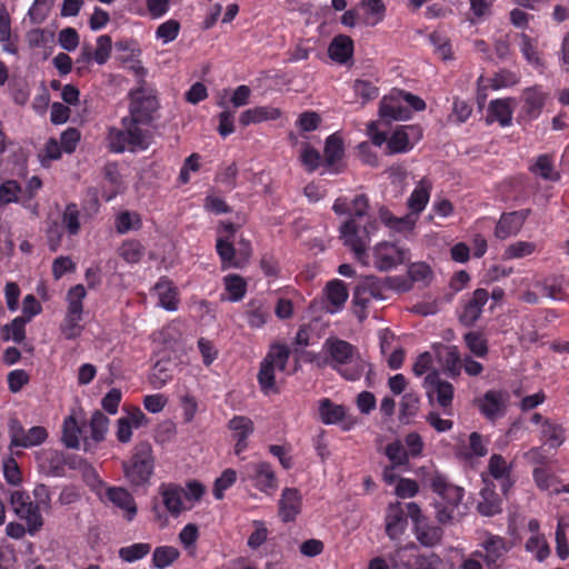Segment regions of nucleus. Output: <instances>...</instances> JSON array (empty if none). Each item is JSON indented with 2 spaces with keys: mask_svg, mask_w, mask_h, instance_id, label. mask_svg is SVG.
Wrapping results in <instances>:
<instances>
[{
  "mask_svg": "<svg viewBox=\"0 0 569 569\" xmlns=\"http://www.w3.org/2000/svg\"><path fill=\"white\" fill-rule=\"evenodd\" d=\"M327 363L347 380H358L365 373L368 363L357 348L348 341L329 338L323 343Z\"/></svg>",
  "mask_w": 569,
  "mask_h": 569,
  "instance_id": "nucleus-1",
  "label": "nucleus"
},
{
  "mask_svg": "<svg viewBox=\"0 0 569 569\" xmlns=\"http://www.w3.org/2000/svg\"><path fill=\"white\" fill-rule=\"evenodd\" d=\"M378 231V223L375 219H368L363 224L356 218H349L340 227V238L346 247L355 254V258L362 264H368V246L371 237Z\"/></svg>",
  "mask_w": 569,
  "mask_h": 569,
  "instance_id": "nucleus-2",
  "label": "nucleus"
},
{
  "mask_svg": "<svg viewBox=\"0 0 569 569\" xmlns=\"http://www.w3.org/2000/svg\"><path fill=\"white\" fill-rule=\"evenodd\" d=\"M121 128H110L108 132V146L113 152H123L126 150H144L149 147L151 136L141 126L132 122L128 118L121 121Z\"/></svg>",
  "mask_w": 569,
  "mask_h": 569,
  "instance_id": "nucleus-3",
  "label": "nucleus"
},
{
  "mask_svg": "<svg viewBox=\"0 0 569 569\" xmlns=\"http://www.w3.org/2000/svg\"><path fill=\"white\" fill-rule=\"evenodd\" d=\"M428 481L439 497L435 505L437 519L442 523L449 522L455 518V511L462 500L463 489L450 483L447 477L438 471L431 473Z\"/></svg>",
  "mask_w": 569,
  "mask_h": 569,
  "instance_id": "nucleus-4",
  "label": "nucleus"
},
{
  "mask_svg": "<svg viewBox=\"0 0 569 569\" xmlns=\"http://www.w3.org/2000/svg\"><path fill=\"white\" fill-rule=\"evenodd\" d=\"M289 357L290 349L286 343L274 342L270 346L258 373V381L264 393L277 391L276 375L286 371Z\"/></svg>",
  "mask_w": 569,
  "mask_h": 569,
  "instance_id": "nucleus-5",
  "label": "nucleus"
},
{
  "mask_svg": "<svg viewBox=\"0 0 569 569\" xmlns=\"http://www.w3.org/2000/svg\"><path fill=\"white\" fill-rule=\"evenodd\" d=\"M123 472L131 486L141 487L149 483L154 469L152 448L148 442L136 446L129 461L123 462Z\"/></svg>",
  "mask_w": 569,
  "mask_h": 569,
  "instance_id": "nucleus-6",
  "label": "nucleus"
},
{
  "mask_svg": "<svg viewBox=\"0 0 569 569\" xmlns=\"http://www.w3.org/2000/svg\"><path fill=\"white\" fill-rule=\"evenodd\" d=\"M392 279L385 280L375 276H368L359 279L353 290L352 301L357 308L356 312L362 320L366 315L365 310L373 300H385L387 291L392 288Z\"/></svg>",
  "mask_w": 569,
  "mask_h": 569,
  "instance_id": "nucleus-7",
  "label": "nucleus"
},
{
  "mask_svg": "<svg viewBox=\"0 0 569 569\" xmlns=\"http://www.w3.org/2000/svg\"><path fill=\"white\" fill-rule=\"evenodd\" d=\"M240 479L268 497L278 490L279 481L272 466L267 461H251L240 469Z\"/></svg>",
  "mask_w": 569,
  "mask_h": 569,
  "instance_id": "nucleus-8",
  "label": "nucleus"
},
{
  "mask_svg": "<svg viewBox=\"0 0 569 569\" xmlns=\"http://www.w3.org/2000/svg\"><path fill=\"white\" fill-rule=\"evenodd\" d=\"M87 290L82 284L71 287L67 292V312L61 325V332L66 339L78 338L83 330L81 325L83 315V299Z\"/></svg>",
  "mask_w": 569,
  "mask_h": 569,
  "instance_id": "nucleus-9",
  "label": "nucleus"
},
{
  "mask_svg": "<svg viewBox=\"0 0 569 569\" xmlns=\"http://www.w3.org/2000/svg\"><path fill=\"white\" fill-rule=\"evenodd\" d=\"M9 503L14 515L29 526V536L37 535L44 525L42 510L30 499L26 490H13L9 495Z\"/></svg>",
  "mask_w": 569,
  "mask_h": 569,
  "instance_id": "nucleus-10",
  "label": "nucleus"
},
{
  "mask_svg": "<svg viewBox=\"0 0 569 569\" xmlns=\"http://www.w3.org/2000/svg\"><path fill=\"white\" fill-rule=\"evenodd\" d=\"M63 227L69 236H76L80 231V211L74 203L68 204L61 214V226L52 222L47 230L48 246L51 251H57L61 244Z\"/></svg>",
  "mask_w": 569,
  "mask_h": 569,
  "instance_id": "nucleus-11",
  "label": "nucleus"
},
{
  "mask_svg": "<svg viewBox=\"0 0 569 569\" xmlns=\"http://www.w3.org/2000/svg\"><path fill=\"white\" fill-rule=\"evenodd\" d=\"M373 266L380 271H388L409 260L408 249L390 241H380L372 248Z\"/></svg>",
  "mask_w": 569,
  "mask_h": 569,
  "instance_id": "nucleus-12",
  "label": "nucleus"
},
{
  "mask_svg": "<svg viewBox=\"0 0 569 569\" xmlns=\"http://www.w3.org/2000/svg\"><path fill=\"white\" fill-rule=\"evenodd\" d=\"M10 448H32L42 445L48 438V431L44 427L34 426L24 429L17 419L9 422Z\"/></svg>",
  "mask_w": 569,
  "mask_h": 569,
  "instance_id": "nucleus-13",
  "label": "nucleus"
},
{
  "mask_svg": "<svg viewBox=\"0 0 569 569\" xmlns=\"http://www.w3.org/2000/svg\"><path fill=\"white\" fill-rule=\"evenodd\" d=\"M130 97V117L128 119L138 126L148 123L152 113L158 109L156 97L142 88L131 91Z\"/></svg>",
  "mask_w": 569,
  "mask_h": 569,
  "instance_id": "nucleus-14",
  "label": "nucleus"
},
{
  "mask_svg": "<svg viewBox=\"0 0 569 569\" xmlns=\"http://www.w3.org/2000/svg\"><path fill=\"white\" fill-rule=\"evenodd\" d=\"M103 503H111L123 512L128 521H132L138 512L133 496L123 487L104 486L102 496L98 497Z\"/></svg>",
  "mask_w": 569,
  "mask_h": 569,
  "instance_id": "nucleus-15",
  "label": "nucleus"
},
{
  "mask_svg": "<svg viewBox=\"0 0 569 569\" xmlns=\"http://www.w3.org/2000/svg\"><path fill=\"white\" fill-rule=\"evenodd\" d=\"M426 395L431 403L435 401L443 409L451 406L453 386L440 378L437 371L429 372L423 380Z\"/></svg>",
  "mask_w": 569,
  "mask_h": 569,
  "instance_id": "nucleus-16",
  "label": "nucleus"
},
{
  "mask_svg": "<svg viewBox=\"0 0 569 569\" xmlns=\"http://www.w3.org/2000/svg\"><path fill=\"white\" fill-rule=\"evenodd\" d=\"M161 506L173 518H178L184 511H188L183 499L184 489L180 485L169 482L161 483L158 488Z\"/></svg>",
  "mask_w": 569,
  "mask_h": 569,
  "instance_id": "nucleus-17",
  "label": "nucleus"
},
{
  "mask_svg": "<svg viewBox=\"0 0 569 569\" xmlns=\"http://www.w3.org/2000/svg\"><path fill=\"white\" fill-rule=\"evenodd\" d=\"M410 114L411 111L405 106L402 90H393L380 101L379 116L383 120H406Z\"/></svg>",
  "mask_w": 569,
  "mask_h": 569,
  "instance_id": "nucleus-18",
  "label": "nucleus"
},
{
  "mask_svg": "<svg viewBox=\"0 0 569 569\" xmlns=\"http://www.w3.org/2000/svg\"><path fill=\"white\" fill-rule=\"evenodd\" d=\"M318 411L320 420L325 425L341 423L343 430H349L355 425V421L348 417V409L342 405L332 402L328 398L319 400Z\"/></svg>",
  "mask_w": 569,
  "mask_h": 569,
  "instance_id": "nucleus-19",
  "label": "nucleus"
},
{
  "mask_svg": "<svg viewBox=\"0 0 569 569\" xmlns=\"http://www.w3.org/2000/svg\"><path fill=\"white\" fill-rule=\"evenodd\" d=\"M421 129L416 126H402L393 131L388 140L390 153L407 152L421 139Z\"/></svg>",
  "mask_w": 569,
  "mask_h": 569,
  "instance_id": "nucleus-20",
  "label": "nucleus"
},
{
  "mask_svg": "<svg viewBox=\"0 0 569 569\" xmlns=\"http://www.w3.org/2000/svg\"><path fill=\"white\" fill-rule=\"evenodd\" d=\"M529 213L527 209L502 213L495 229L496 238L505 240L518 234Z\"/></svg>",
  "mask_w": 569,
  "mask_h": 569,
  "instance_id": "nucleus-21",
  "label": "nucleus"
},
{
  "mask_svg": "<svg viewBox=\"0 0 569 569\" xmlns=\"http://www.w3.org/2000/svg\"><path fill=\"white\" fill-rule=\"evenodd\" d=\"M157 298V306L167 311H176L179 307V291L174 283L168 278H160L151 290Z\"/></svg>",
  "mask_w": 569,
  "mask_h": 569,
  "instance_id": "nucleus-22",
  "label": "nucleus"
},
{
  "mask_svg": "<svg viewBox=\"0 0 569 569\" xmlns=\"http://www.w3.org/2000/svg\"><path fill=\"white\" fill-rule=\"evenodd\" d=\"M480 547L485 550L482 559L488 569H498L499 561L508 551L505 539L499 536L486 533L483 540L480 542Z\"/></svg>",
  "mask_w": 569,
  "mask_h": 569,
  "instance_id": "nucleus-23",
  "label": "nucleus"
},
{
  "mask_svg": "<svg viewBox=\"0 0 569 569\" xmlns=\"http://www.w3.org/2000/svg\"><path fill=\"white\" fill-rule=\"evenodd\" d=\"M302 496L296 488H284L279 499L278 515L283 522L293 521L301 512Z\"/></svg>",
  "mask_w": 569,
  "mask_h": 569,
  "instance_id": "nucleus-24",
  "label": "nucleus"
},
{
  "mask_svg": "<svg viewBox=\"0 0 569 569\" xmlns=\"http://www.w3.org/2000/svg\"><path fill=\"white\" fill-rule=\"evenodd\" d=\"M37 462L39 468L54 477H60L63 473V466H70V459H67L64 455L56 449H43L37 452Z\"/></svg>",
  "mask_w": 569,
  "mask_h": 569,
  "instance_id": "nucleus-25",
  "label": "nucleus"
},
{
  "mask_svg": "<svg viewBox=\"0 0 569 569\" xmlns=\"http://www.w3.org/2000/svg\"><path fill=\"white\" fill-rule=\"evenodd\" d=\"M378 219L383 223L391 232L396 233H408L413 230L418 218L412 213H408L403 217H396L392 212L386 208L380 207L378 210Z\"/></svg>",
  "mask_w": 569,
  "mask_h": 569,
  "instance_id": "nucleus-26",
  "label": "nucleus"
},
{
  "mask_svg": "<svg viewBox=\"0 0 569 569\" xmlns=\"http://www.w3.org/2000/svg\"><path fill=\"white\" fill-rule=\"evenodd\" d=\"M70 468L80 472L83 481L96 493L97 497L102 496L106 483L103 480H101L92 465L80 457H73L70 460Z\"/></svg>",
  "mask_w": 569,
  "mask_h": 569,
  "instance_id": "nucleus-27",
  "label": "nucleus"
},
{
  "mask_svg": "<svg viewBox=\"0 0 569 569\" xmlns=\"http://www.w3.org/2000/svg\"><path fill=\"white\" fill-rule=\"evenodd\" d=\"M229 429L236 439L234 453L241 455L247 449V439L253 432V422L244 416H236L229 421Z\"/></svg>",
  "mask_w": 569,
  "mask_h": 569,
  "instance_id": "nucleus-28",
  "label": "nucleus"
},
{
  "mask_svg": "<svg viewBox=\"0 0 569 569\" xmlns=\"http://www.w3.org/2000/svg\"><path fill=\"white\" fill-rule=\"evenodd\" d=\"M487 301V290H475L472 297L465 303L462 311L460 312V321L466 326H472L479 319Z\"/></svg>",
  "mask_w": 569,
  "mask_h": 569,
  "instance_id": "nucleus-29",
  "label": "nucleus"
},
{
  "mask_svg": "<svg viewBox=\"0 0 569 569\" xmlns=\"http://www.w3.org/2000/svg\"><path fill=\"white\" fill-rule=\"evenodd\" d=\"M408 525L407 515L400 503L390 505L386 515V532L392 540L398 539Z\"/></svg>",
  "mask_w": 569,
  "mask_h": 569,
  "instance_id": "nucleus-30",
  "label": "nucleus"
},
{
  "mask_svg": "<svg viewBox=\"0 0 569 569\" xmlns=\"http://www.w3.org/2000/svg\"><path fill=\"white\" fill-rule=\"evenodd\" d=\"M345 154L343 141L337 134H330L326 140L325 146V164L331 172H339L341 168V160Z\"/></svg>",
  "mask_w": 569,
  "mask_h": 569,
  "instance_id": "nucleus-31",
  "label": "nucleus"
},
{
  "mask_svg": "<svg viewBox=\"0 0 569 569\" xmlns=\"http://www.w3.org/2000/svg\"><path fill=\"white\" fill-rule=\"evenodd\" d=\"M511 466L500 455H492L489 459L488 470L492 478L500 481L501 490L503 495H507L508 490L512 487L513 482L510 479Z\"/></svg>",
  "mask_w": 569,
  "mask_h": 569,
  "instance_id": "nucleus-32",
  "label": "nucleus"
},
{
  "mask_svg": "<svg viewBox=\"0 0 569 569\" xmlns=\"http://www.w3.org/2000/svg\"><path fill=\"white\" fill-rule=\"evenodd\" d=\"M325 292L328 300L327 310L330 313L338 312L349 297V291L346 284L339 279L329 281L326 286Z\"/></svg>",
  "mask_w": 569,
  "mask_h": 569,
  "instance_id": "nucleus-33",
  "label": "nucleus"
},
{
  "mask_svg": "<svg viewBox=\"0 0 569 569\" xmlns=\"http://www.w3.org/2000/svg\"><path fill=\"white\" fill-rule=\"evenodd\" d=\"M436 352L442 367L451 377H458L461 373L462 359L456 346H440Z\"/></svg>",
  "mask_w": 569,
  "mask_h": 569,
  "instance_id": "nucleus-34",
  "label": "nucleus"
},
{
  "mask_svg": "<svg viewBox=\"0 0 569 569\" xmlns=\"http://www.w3.org/2000/svg\"><path fill=\"white\" fill-rule=\"evenodd\" d=\"M281 117V111L274 107H254L244 110L239 118L242 126L247 127L252 123H260L267 120H277Z\"/></svg>",
  "mask_w": 569,
  "mask_h": 569,
  "instance_id": "nucleus-35",
  "label": "nucleus"
},
{
  "mask_svg": "<svg viewBox=\"0 0 569 569\" xmlns=\"http://www.w3.org/2000/svg\"><path fill=\"white\" fill-rule=\"evenodd\" d=\"M515 101L512 99H497L490 102L488 118L498 121L502 127L509 126L512 120Z\"/></svg>",
  "mask_w": 569,
  "mask_h": 569,
  "instance_id": "nucleus-36",
  "label": "nucleus"
},
{
  "mask_svg": "<svg viewBox=\"0 0 569 569\" xmlns=\"http://www.w3.org/2000/svg\"><path fill=\"white\" fill-rule=\"evenodd\" d=\"M485 487L480 491L481 500L478 503V511L482 516H495L499 513L501 508V500L495 492L493 486L485 480Z\"/></svg>",
  "mask_w": 569,
  "mask_h": 569,
  "instance_id": "nucleus-37",
  "label": "nucleus"
},
{
  "mask_svg": "<svg viewBox=\"0 0 569 569\" xmlns=\"http://www.w3.org/2000/svg\"><path fill=\"white\" fill-rule=\"evenodd\" d=\"M518 47L522 57L530 66H532L536 69H543L545 63L538 50L537 39H533L526 33H520Z\"/></svg>",
  "mask_w": 569,
  "mask_h": 569,
  "instance_id": "nucleus-38",
  "label": "nucleus"
},
{
  "mask_svg": "<svg viewBox=\"0 0 569 569\" xmlns=\"http://www.w3.org/2000/svg\"><path fill=\"white\" fill-rule=\"evenodd\" d=\"M42 187V181L39 177H31L26 184V188L21 189L20 204L27 209L34 218L39 217V203L33 199L38 191Z\"/></svg>",
  "mask_w": 569,
  "mask_h": 569,
  "instance_id": "nucleus-39",
  "label": "nucleus"
},
{
  "mask_svg": "<svg viewBox=\"0 0 569 569\" xmlns=\"http://www.w3.org/2000/svg\"><path fill=\"white\" fill-rule=\"evenodd\" d=\"M352 53L353 42L347 36L336 37L328 48L329 57L338 63H347L351 59Z\"/></svg>",
  "mask_w": 569,
  "mask_h": 569,
  "instance_id": "nucleus-40",
  "label": "nucleus"
},
{
  "mask_svg": "<svg viewBox=\"0 0 569 569\" xmlns=\"http://www.w3.org/2000/svg\"><path fill=\"white\" fill-rule=\"evenodd\" d=\"M505 398L501 392L490 390L479 401L481 412L489 419H495L503 413Z\"/></svg>",
  "mask_w": 569,
  "mask_h": 569,
  "instance_id": "nucleus-41",
  "label": "nucleus"
},
{
  "mask_svg": "<svg viewBox=\"0 0 569 569\" xmlns=\"http://www.w3.org/2000/svg\"><path fill=\"white\" fill-rule=\"evenodd\" d=\"M358 8L362 22L369 26L379 23L383 19L386 11L382 0H363Z\"/></svg>",
  "mask_w": 569,
  "mask_h": 569,
  "instance_id": "nucleus-42",
  "label": "nucleus"
},
{
  "mask_svg": "<svg viewBox=\"0 0 569 569\" xmlns=\"http://www.w3.org/2000/svg\"><path fill=\"white\" fill-rule=\"evenodd\" d=\"M431 184L427 180H421L415 188L411 196L408 199V208L410 213L418 218V214L422 212L430 199Z\"/></svg>",
  "mask_w": 569,
  "mask_h": 569,
  "instance_id": "nucleus-43",
  "label": "nucleus"
},
{
  "mask_svg": "<svg viewBox=\"0 0 569 569\" xmlns=\"http://www.w3.org/2000/svg\"><path fill=\"white\" fill-rule=\"evenodd\" d=\"M417 553L418 548L413 543L398 548L390 556L391 569H415Z\"/></svg>",
  "mask_w": 569,
  "mask_h": 569,
  "instance_id": "nucleus-44",
  "label": "nucleus"
},
{
  "mask_svg": "<svg viewBox=\"0 0 569 569\" xmlns=\"http://www.w3.org/2000/svg\"><path fill=\"white\" fill-rule=\"evenodd\" d=\"M269 318L268 308L261 300H251L247 305L246 319L253 329L262 328Z\"/></svg>",
  "mask_w": 569,
  "mask_h": 569,
  "instance_id": "nucleus-45",
  "label": "nucleus"
},
{
  "mask_svg": "<svg viewBox=\"0 0 569 569\" xmlns=\"http://www.w3.org/2000/svg\"><path fill=\"white\" fill-rule=\"evenodd\" d=\"M529 169L533 174L545 180L557 181L560 178L559 173L555 170L552 158L548 154L539 156Z\"/></svg>",
  "mask_w": 569,
  "mask_h": 569,
  "instance_id": "nucleus-46",
  "label": "nucleus"
},
{
  "mask_svg": "<svg viewBox=\"0 0 569 569\" xmlns=\"http://www.w3.org/2000/svg\"><path fill=\"white\" fill-rule=\"evenodd\" d=\"M541 436L548 446L557 448L565 441V429L556 422L543 420L541 425Z\"/></svg>",
  "mask_w": 569,
  "mask_h": 569,
  "instance_id": "nucleus-47",
  "label": "nucleus"
},
{
  "mask_svg": "<svg viewBox=\"0 0 569 569\" xmlns=\"http://www.w3.org/2000/svg\"><path fill=\"white\" fill-rule=\"evenodd\" d=\"M81 429L73 415L67 417L62 426V441L68 448H78L80 445Z\"/></svg>",
  "mask_w": 569,
  "mask_h": 569,
  "instance_id": "nucleus-48",
  "label": "nucleus"
},
{
  "mask_svg": "<svg viewBox=\"0 0 569 569\" xmlns=\"http://www.w3.org/2000/svg\"><path fill=\"white\" fill-rule=\"evenodd\" d=\"M180 556L179 550L172 546H160L153 550L152 566L157 569H164L172 565Z\"/></svg>",
  "mask_w": 569,
  "mask_h": 569,
  "instance_id": "nucleus-49",
  "label": "nucleus"
},
{
  "mask_svg": "<svg viewBox=\"0 0 569 569\" xmlns=\"http://www.w3.org/2000/svg\"><path fill=\"white\" fill-rule=\"evenodd\" d=\"M144 247L138 240H126L118 249V254L128 263H138L144 256Z\"/></svg>",
  "mask_w": 569,
  "mask_h": 569,
  "instance_id": "nucleus-50",
  "label": "nucleus"
},
{
  "mask_svg": "<svg viewBox=\"0 0 569 569\" xmlns=\"http://www.w3.org/2000/svg\"><path fill=\"white\" fill-rule=\"evenodd\" d=\"M525 549L532 553L538 561L546 560L550 555L545 535H531L525 543Z\"/></svg>",
  "mask_w": 569,
  "mask_h": 569,
  "instance_id": "nucleus-51",
  "label": "nucleus"
},
{
  "mask_svg": "<svg viewBox=\"0 0 569 569\" xmlns=\"http://www.w3.org/2000/svg\"><path fill=\"white\" fill-rule=\"evenodd\" d=\"M142 226L141 218L137 212L123 211L117 214L114 227L118 233L124 234L132 230H138Z\"/></svg>",
  "mask_w": 569,
  "mask_h": 569,
  "instance_id": "nucleus-52",
  "label": "nucleus"
},
{
  "mask_svg": "<svg viewBox=\"0 0 569 569\" xmlns=\"http://www.w3.org/2000/svg\"><path fill=\"white\" fill-rule=\"evenodd\" d=\"M151 551V545L147 542H137L119 549L118 553L122 561L134 562L144 558Z\"/></svg>",
  "mask_w": 569,
  "mask_h": 569,
  "instance_id": "nucleus-53",
  "label": "nucleus"
},
{
  "mask_svg": "<svg viewBox=\"0 0 569 569\" xmlns=\"http://www.w3.org/2000/svg\"><path fill=\"white\" fill-rule=\"evenodd\" d=\"M416 536L421 545L426 547H433L441 541L442 530L437 526L418 525Z\"/></svg>",
  "mask_w": 569,
  "mask_h": 569,
  "instance_id": "nucleus-54",
  "label": "nucleus"
},
{
  "mask_svg": "<svg viewBox=\"0 0 569 569\" xmlns=\"http://www.w3.org/2000/svg\"><path fill=\"white\" fill-rule=\"evenodd\" d=\"M54 0H34L28 10V18L31 23L40 24L50 14Z\"/></svg>",
  "mask_w": 569,
  "mask_h": 569,
  "instance_id": "nucleus-55",
  "label": "nucleus"
},
{
  "mask_svg": "<svg viewBox=\"0 0 569 569\" xmlns=\"http://www.w3.org/2000/svg\"><path fill=\"white\" fill-rule=\"evenodd\" d=\"M569 522L565 518H559L556 529V552L561 560L569 557V546L567 541V531Z\"/></svg>",
  "mask_w": 569,
  "mask_h": 569,
  "instance_id": "nucleus-56",
  "label": "nucleus"
},
{
  "mask_svg": "<svg viewBox=\"0 0 569 569\" xmlns=\"http://www.w3.org/2000/svg\"><path fill=\"white\" fill-rule=\"evenodd\" d=\"M537 249L535 242L530 241H517L509 244L503 251V259H521L532 254Z\"/></svg>",
  "mask_w": 569,
  "mask_h": 569,
  "instance_id": "nucleus-57",
  "label": "nucleus"
},
{
  "mask_svg": "<svg viewBox=\"0 0 569 569\" xmlns=\"http://www.w3.org/2000/svg\"><path fill=\"white\" fill-rule=\"evenodd\" d=\"M226 290L229 295V300L239 301L241 300L247 291V283L240 276L228 274L224 277Z\"/></svg>",
  "mask_w": 569,
  "mask_h": 569,
  "instance_id": "nucleus-58",
  "label": "nucleus"
},
{
  "mask_svg": "<svg viewBox=\"0 0 569 569\" xmlns=\"http://www.w3.org/2000/svg\"><path fill=\"white\" fill-rule=\"evenodd\" d=\"M467 348L478 358H485L488 353L487 339L479 332H468L463 337Z\"/></svg>",
  "mask_w": 569,
  "mask_h": 569,
  "instance_id": "nucleus-59",
  "label": "nucleus"
},
{
  "mask_svg": "<svg viewBox=\"0 0 569 569\" xmlns=\"http://www.w3.org/2000/svg\"><path fill=\"white\" fill-rule=\"evenodd\" d=\"M26 325L24 317L14 318L3 327V339L12 340L17 343L21 342L26 338Z\"/></svg>",
  "mask_w": 569,
  "mask_h": 569,
  "instance_id": "nucleus-60",
  "label": "nucleus"
},
{
  "mask_svg": "<svg viewBox=\"0 0 569 569\" xmlns=\"http://www.w3.org/2000/svg\"><path fill=\"white\" fill-rule=\"evenodd\" d=\"M385 455L393 466H405L409 460V453L400 440L390 442L385 449Z\"/></svg>",
  "mask_w": 569,
  "mask_h": 569,
  "instance_id": "nucleus-61",
  "label": "nucleus"
},
{
  "mask_svg": "<svg viewBox=\"0 0 569 569\" xmlns=\"http://www.w3.org/2000/svg\"><path fill=\"white\" fill-rule=\"evenodd\" d=\"M179 31L180 23L177 20L169 19L157 28L156 38L167 44L177 39Z\"/></svg>",
  "mask_w": 569,
  "mask_h": 569,
  "instance_id": "nucleus-62",
  "label": "nucleus"
},
{
  "mask_svg": "<svg viewBox=\"0 0 569 569\" xmlns=\"http://www.w3.org/2000/svg\"><path fill=\"white\" fill-rule=\"evenodd\" d=\"M179 541L183 548L190 553L194 555L196 543L199 538V529L194 523H187L179 532Z\"/></svg>",
  "mask_w": 569,
  "mask_h": 569,
  "instance_id": "nucleus-63",
  "label": "nucleus"
},
{
  "mask_svg": "<svg viewBox=\"0 0 569 569\" xmlns=\"http://www.w3.org/2000/svg\"><path fill=\"white\" fill-rule=\"evenodd\" d=\"M183 499L188 510H191L198 503L206 492L204 486L197 481L191 480L186 483Z\"/></svg>",
  "mask_w": 569,
  "mask_h": 569,
  "instance_id": "nucleus-64",
  "label": "nucleus"
}]
</instances>
